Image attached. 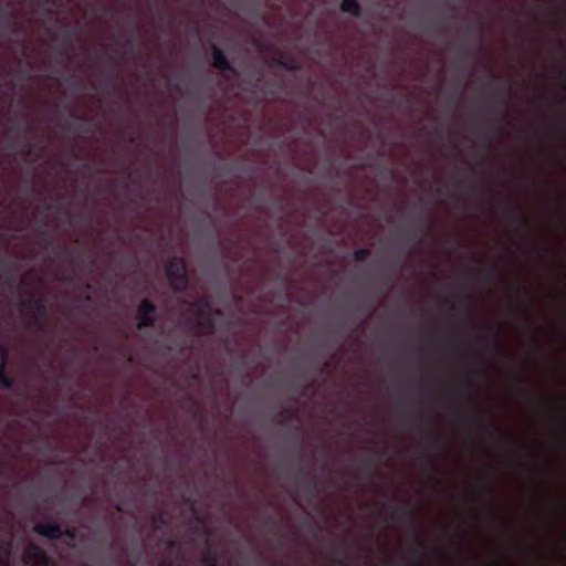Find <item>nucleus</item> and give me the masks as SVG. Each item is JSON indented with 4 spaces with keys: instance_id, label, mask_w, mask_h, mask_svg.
Returning a JSON list of instances; mask_svg holds the SVG:
<instances>
[{
    "instance_id": "nucleus-1",
    "label": "nucleus",
    "mask_w": 566,
    "mask_h": 566,
    "mask_svg": "<svg viewBox=\"0 0 566 566\" xmlns=\"http://www.w3.org/2000/svg\"><path fill=\"white\" fill-rule=\"evenodd\" d=\"M165 270L171 290L176 293H185L189 287V276L185 259L181 256L168 259Z\"/></svg>"
},
{
    "instance_id": "nucleus-2",
    "label": "nucleus",
    "mask_w": 566,
    "mask_h": 566,
    "mask_svg": "<svg viewBox=\"0 0 566 566\" xmlns=\"http://www.w3.org/2000/svg\"><path fill=\"white\" fill-rule=\"evenodd\" d=\"M20 304L31 326L38 329H43L46 326L48 308L42 294L23 298Z\"/></svg>"
},
{
    "instance_id": "nucleus-3",
    "label": "nucleus",
    "mask_w": 566,
    "mask_h": 566,
    "mask_svg": "<svg viewBox=\"0 0 566 566\" xmlns=\"http://www.w3.org/2000/svg\"><path fill=\"white\" fill-rule=\"evenodd\" d=\"M157 312L156 305L148 298H143L137 306V327L147 328L154 327L156 323L155 313Z\"/></svg>"
},
{
    "instance_id": "nucleus-4",
    "label": "nucleus",
    "mask_w": 566,
    "mask_h": 566,
    "mask_svg": "<svg viewBox=\"0 0 566 566\" xmlns=\"http://www.w3.org/2000/svg\"><path fill=\"white\" fill-rule=\"evenodd\" d=\"M23 558L25 564H31L33 566H56L54 560L48 556L45 551L34 543L27 546Z\"/></svg>"
},
{
    "instance_id": "nucleus-5",
    "label": "nucleus",
    "mask_w": 566,
    "mask_h": 566,
    "mask_svg": "<svg viewBox=\"0 0 566 566\" xmlns=\"http://www.w3.org/2000/svg\"><path fill=\"white\" fill-rule=\"evenodd\" d=\"M33 532L48 539H60L63 536L62 526L56 522L38 523Z\"/></svg>"
},
{
    "instance_id": "nucleus-6",
    "label": "nucleus",
    "mask_w": 566,
    "mask_h": 566,
    "mask_svg": "<svg viewBox=\"0 0 566 566\" xmlns=\"http://www.w3.org/2000/svg\"><path fill=\"white\" fill-rule=\"evenodd\" d=\"M196 317V326L205 329L207 334H213L216 331V322L211 310L197 308L195 313H192Z\"/></svg>"
},
{
    "instance_id": "nucleus-7",
    "label": "nucleus",
    "mask_w": 566,
    "mask_h": 566,
    "mask_svg": "<svg viewBox=\"0 0 566 566\" xmlns=\"http://www.w3.org/2000/svg\"><path fill=\"white\" fill-rule=\"evenodd\" d=\"M212 66L222 72H233L234 69L224 52L217 45L211 50Z\"/></svg>"
},
{
    "instance_id": "nucleus-8",
    "label": "nucleus",
    "mask_w": 566,
    "mask_h": 566,
    "mask_svg": "<svg viewBox=\"0 0 566 566\" xmlns=\"http://www.w3.org/2000/svg\"><path fill=\"white\" fill-rule=\"evenodd\" d=\"M1 358L2 361L0 363V386L3 389L10 390L13 388L14 381L10 376L7 375L9 354L6 348L1 349Z\"/></svg>"
},
{
    "instance_id": "nucleus-9",
    "label": "nucleus",
    "mask_w": 566,
    "mask_h": 566,
    "mask_svg": "<svg viewBox=\"0 0 566 566\" xmlns=\"http://www.w3.org/2000/svg\"><path fill=\"white\" fill-rule=\"evenodd\" d=\"M72 117L77 118L81 123L77 126H72L71 124L65 125L67 130H78L83 133H92L94 132L96 124L93 118L85 116H77L75 113H71Z\"/></svg>"
},
{
    "instance_id": "nucleus-10",
    "label": "nucleus",
    "mask_w": 566,
    "mask_h": 566,
    "mask_svg": "<svg viewBox=\"0 0 566 566\" xmlns=\"http://www.w3.org/2000/svg\"><path fill=\"white\" fill-rule=\"evenodd\" d=\"M180 303L188 307L189 313H195L197 308L211 310V301L208 296H199L193 302H190L187 298H181Z\"/></svg>"
},
{
    "instance_id": "nucleus-11",
    "label": "nucleus",
    "mask_w": 566,
    "mask_h": 566,
    "mask_svg": "<svg viewBox=\"0 0 566 566\" xmlns=\"http://www.w3.org/2000/svg\"><path fill=\"white\" fill-rule=\"evenodd\" d=\"M426 551L427 545L424 542L420 539H417L415 544L410 547V554L416 559L415 566H421Z\"/></svg>"
},
{
    "instance_id": "nucleus-12",
    "label": "nucleus",
    "mask_w": 566,
    "mask_h": 566,
    "mask_svg": "<svg viewBox=\"0 0 566 566\" xmlns=\"http://www.w3.org/2000/svg\"><path fill=\"white\" fill-rule=\"evenodd\" d=\"M339 8L343 12L353 17L359 18L361 15V7L358 0H342Z\"/></svg>"
},
{
    "instance_id": "nucleus-13",
    "label": "nucleus",
    "mask_w": 566,
    "mask_h": 566,
    "mask_svg": "<svg viewBox=\"0 0 566 566\" xmlns=\"http://www.w3.org/2000/svg\"><path fill=\"white\" fill-rule=\"evenodd\" d=\"M415 517V510L409 506H400L389 516V520L397 518L400 522L412 521Z\"/></svg>"
},
{
    "instance_id": "nucleus-14",
    "label": "nucleus",
    "mask_w": 566,
    "mask_h": 566,
    "mask_svg": "<svg viewBox=\"0 0 566 566\" xmlns=\"http://www.w3.org/2000/svg\"><path fill=\"white\" fill-rule=\"evenodd\" d=\"M150 525L154 531H161L168 525L166 513L164 511L153 514Z\"/></svg>"
},
{
    "instance_id": "nucleus-15",
    "label": "nucleus",
    "mask_w": 566,
    "mask_h": 566,
    "mask_svg": "<svg viewBox=\"0 0 566 566\" xmlns=\"http://www.w3.org/2000/svg\"><path fill=\"white\" fill-rule=\"evenodd\" d=\"M202 562L205 566H219L217 552L210 545L202 554Z\"/></svg>"
},
{
    "instance_id": "nucleus-16",
    "label": "nucleus",
    "mask_w": 566,
    "mask_h": 566,
    "mask_svg": "<svg viewBox=\"0 0 566 566\" xmlns=\"http://www.w3.org/2000/svg\"><path fill=\"white\" fill-rule=\"evenodd\" d=\"M492 329H493V338L491 342V347L495 353L503 354V347H502V343L500 339V329L495 328V327H493Z\"/></svg>"
},
{
    "instance_id": "nucleus-17",
    "label": "nucleus",
    "mask_w": 566,
    "mask_h": 566,
    "mask_svg": "<svg viewBox=\"0 0 566 566\" xmlns=\"http://www.w3.org/2000/svg\"><path fill=\"white\" fill-rule=\"evenodd\" d=\"M72 39H73V33L71 32V28H70V25L65 24L63 27V31H62V42H63V46L65 49V52L71 46Z\"/></svg>"
},
{
    "instance_id": "nucleus-18",
    "label": "nucleus",
    "mask_w": 566,
    "mask_h": 566,
    "mask_svg": "<svg viewBox=\"0 0 566 566\" xmlns=\"http://www.w3.org/2000/svg\"><path fill=\"white\" fill-rule=\"evenodd\" d=\"M294 418V412L291 409H283L281 410L276 416V422L277 423H285Z\"/></svg>"
},
{
    "instance_id": "nucleus-19",
    "label": "nucleus",
    "mask_w": 566,
    "mask_h": 566,
    "mask_svg": "<svg viewBox=\"0 0 566 566\" xmlns=\"http://www.w3.org/2000/svg\"><path fill=\"white\" fill-rule=\"evenodd\" d=\"M421 220V232L423 235H428L432 231L433 222L428 216H420Z\"/></svg>"
},
{
    "instance_id": "nucleus-20",
    "label": "nucleus",
    "mask_w": 566,
    "mask_h": 566,
    "mask_svg": "<svg viewBox=\"0 0 566 566\" xmlns=\"http://www.w3.org/2000/svg\"><path fill=\"white\" fill-rule=\"evenodd\" d=\"M353 255L357 262H365L370 256V250L367 248L356 249Z\"/></svg>"
},
{
    "instance_id": "nucleus-21",
    "label": "nucleus",
    "mask_w": 566,
    "mask_h": 566,
    "mask_svg": "<svg viewBox=\"0 0 566 566\" xmlns=\"http://www.w3.org/2000/svg\"><path fill=\"white\" fill-rule=\"evenodd\" d=\"M507 213L518 218V220H520V222L522 223L523 227H528L530 226L528 220L524 216H522L520 207H514V208L507 210Z\"/></svg>"
},
{
    "instance_id": "nucleus-22",
    "label": "nucleus",
    "mask_w": 566,
    "mask_h": 566,
    "mask_svg": "<svg viewBox=\"0 0 566 566\" xmlns=\"http://www.w3.org/2000/svg\"><path fill=\"white\" fill-rule=\"evenodd\" d=\"M283 69L287 71H298L301 69V64L294 59H285Z\"/></svg>"
},
{
    "instance_id": "nucleus-23",
    "label": "nucleus",
    "mask_w": 566,
    "mask_h": 566,
    "mask_svg": "<svg viewBox=\"0 0 566 566\" xmlns=\"http://www.w3.org/2000/svg\"><path fill=\"white\" fill-rule=\"evenodd\" d=\"M492 97L496 98L497 101H500V103L502 105H506V99L504 97V93H503V90L502 88H494L492 91Z\"/></svg>"
},
{
    "instance_id": "nucleus-24",
    "label": "nucleus",
    "mask_w": 566,
    "mask_h": 566,
    "mask_svg": "<svg viewBox=\"0 0 566 566\" xmlns=\"http://www.w3.org/2000/svg\"><path fill=\"white\" fill-rule=\"evenodd\" d=\"M50 240H49V232H48V229H46V226L44 227V229L40 232V235H39V243L46 247L49 244Z\"/></svg>"
},
{
    "instance_id": "nucleus-25",
    "label": "nucleus",
    "mask_w": 566,
    "mask_h": 566,
    "mask_svg": "<svg viewBox=\"0 0 566 566\" xmlns=\"http://www.w3.org/2000/svg\"><path fill=\"white\" fill-rule=\"evenodd\" d=\"M306 490L311 494H317L318 493V483L317 481H307L306 482Z\"/></svg>"
},
{
    "instance_id": "nucleus-26",
    "label": "nucleus",
    "mask_w": 566,
    "mask_h": 566,
    "mask_svg": "<svg viewBox=\"0 0 566 566\" xmlns=\"http://www.w3.org/2000/svg\"><path fill=\"white\" fill-rule=\"evenodd\" d=\"M497 277H499V273H497V270L495 269V266H493L492 272L485 273V281L489 283H493Z\"/></svg>"
},
{
    "instance_id": "nucleus-27",
    "label": "nucleus",
    "mask_w": 566,
    "mask_h": 566,
    "mask_svg": "<svg viewBox=\"0 0 566 566\" xmlns=\"http://www.w3.org/2000/svg\"><path fill=\"white\" fill-rule=\"evenodd\" d=\"M457 416H458L459 418H461V419L474 420V421H476V422H482V421H483V419H482V418H480V417H476V416H470V415H468V413H463V412H459V413H457Z\"/></svg>"
},
{
    "instance_id": "nucleus-28",
    "label": "nucleus",
    "mask_w": 566,
    "mask_h": 566,
    "mask_svg": "<svg viewBox=\"0 0 566 566\" xmlns=\"http://www.w3.org/2000/svg\"><path fill=\"white\" fill-rule=\"evenodd\" d=\"M284 60L285 57H283L282 55H276L273 57V62L281 67H283L284 65Z\"/></svg>"
},
{
    "instance_id": "nucleus-29",
    "label": "nucleus",
    "mask_w": 566,
    "mask_h": 566,
    "mask_svg": "<svg viewBox=\"0 0 566 566\" xmlns=\"http://www.w3.org/2000/svg\"><path fill=\"white\" fill-rule=\"evenodd\" d=\"M63 536L74 539L75 538V530L71 528V530H66L65 532L63 531Z\"/></svg>"
},
{
    "instance_id": "nucleus-30",
    "label": "nucleus",
    "mask_w": 566,
    "mask_h": 566,
    "mask_svg": "<svg viewBox=\"0 0 566 566\" xmlns=\"http://www.w3.org/2000/svg\"><path fill=\"white\" fill-rule=\"evenodd\" d=\"M483 491L488 493L489 495L493 494V486L490 483H484L482 485Z\"/></svg>"
},
{
    "instance_id": "nucleus-31",
    "label": "nucleus",
    "mask_w": 566,
    "mask_h": 566,
    "mask_svg": "<svg viewBox=\"0 0 566 566\" xmlns=\"http://www.w3.org/2000/svg\"><path fill=\"white\" fill-rule=\"evenodd\" d=\"M124 46H125V49H126L127 51H133V49H134V42H133V40H132V39L126 40V42H125V45H124Z\"/></svg>"
},
{
    "instance_id": "nucleus-32",
    "label": "nucleus",
    "mask_w": 566,
    "mask_h": 566,
    "mask_svg": "<svg viewBox=\"0 0 566 566\" xmlns=\"http://www.w3.org/2000/svg\"><path fill=\"white\" fill-rule=\"evenodd\" d=\"M426 455H427V459H428V462H429L430 467L432 469H436V462H434L433 458L430 454H426Z\"/></svg>"
},
{
    "instance_id": "nucleus-33",
    "label": "nucleus",
    "mask_w": 566,
    "mask_h": 566,
    "mask_svg": "<svg viewBox=\"0 0 566 566\" xmlns=\"http://www.w3.org/2000/svg\"><path fill=\"white\" fill-rule=\"evenodd\" d=\"M93 169L92 165L90 164H84L83 165V170L86 171V172H91Z\"/></svg>"
},
{
    "instance_id": "nucleus-34",
    "label": "nucleus",
    "mask_w": 566,
    "mask_h": 566,
    "mask_svg": "<svg viewBox=\"0 0 566 566\" xmlns=\"http://www.w3.org/2000/svg\"><path fill=\"white\" fill-rule=\"evenodd\" d=\"M20 143H21V139H20V138H17L15 140H13V142L10 144V147L15 148V146H17L18 144H20Z\"/></svg>"
},
{
    "instance_id": "nucleus-35",
    "label": "nucleus",
    "mask_w": 566,
    "mask_h": 566,
    "mask_svg": "<svg viewBox=\"0 0 566 566\" xmlns=\"http://www.w3.org/2000/svg\"><path fill=\"white\" fill-rule=\"evenodd\" d=\"M0 18L6 20L8 18V12L6 10H1L0 11Z\"/></svg>"
},
{
    "instance_id": "nucleus-36",
    "label": "nucleus",
    "mask_w": 566,
    "mask_h": 566,
    "mask_svg": "<svg viewBox=\"0 0 566 566\" xmlns=\"http://www.w3.org/2000/svg\"><path fill=\"white\" fill-rule=\"evenodd\" d=\"M15 126H17V129H19V130H20V129H22V128H23L24 124H23V122H22V120H18V122H17V124H15Z\"/></svg>"
},
{
    "instance_id": "nucleus-37",
    "label": "nucleus",
    "mask_w": 566,
    "mask_h": 566,
    "mask_svg": "<svg viewBox=\"0 0 566 566\" xmlns=\"http://www.w3.org/2000/svg\"><path fill=\"white\" fill-rule=\"evenodd\" d=\"M531 339L534 345H537V338L534 333L531 334Z\"/></svg>"
},
{
    "instance_id": "nucleus-38",
    "label": "nucleus",
    "mask_w": 566,
    "mask_h": 566,
    "mask_svg": "<svg viewBox=\"0 0 566 566\" xmlns=\"http://www.w3.org/2000/svg\"><path fill=\"white\" fill-rule=\"evenodd\" d=\"M528 549L532 554H536V548L534 546H530Z\"/></svg>"
},
{
    "instance_id": "nucleus-39",
    "label": "nucleus",
    "mask_w": 566,
    "mask_h": 566,
    "mask_svg": "<svg viewBox=\"0 0 566 566\" xmlns=\"http://www.w3.org/2000/svg\"><path fill=\"white\" fill-rule=\"evenodd\" d=\"M70 78L74 82V84H77V83H78V81L76 80V77H75L74 75H71V77H70Z\"/></svg>"
},
{
    "instance_id": "nucleus-40",
    "label": "nucleus",
    "mask_w": 566,
    "mask_h": 566,
    "mask_svg": "<svg viewBox=\"0 0 566 566\" xmlns=\"http://www.w3.org/2000/svg\"><path fill=\"white\" fill-rule=\"evenodd\" d=\"M31 153H32V147L29 145V146H28L27 154H28V155H31Z\"/></svg>"
},
{
    "instance_id": "nucleus-41",
    "label": "nucleus",
    "mask_w": 566,
    "mask_h": 566,
    "mask_svg": "<svg viewBox=\"0 0 566 566\" xmlns=\"http://www.w3.org/2000/svg\"><path fill=\"white\" fill-rule=\"evenodd\" d=\"M463 185H464V182H463V181H461V180L457 181V186H458V187H462Z\"/></svg>"
},
{
    "instance_id": "nucleus-42",
    "label": "nucleus",
    "mask_w": 566,
    "mask_h": 566,
    "mask_svg": "<svg viewBox=\"0 0 566 566\" xmlns=\"http://www.w3.org/2000/svg\"><path fill=\"white\" fill-rule=\"evenodd\" d=\"M0 566H9L8 560H3V562L0 564Z\"/></svg>"
},
{
    "instance_id": "nucleus-43",
    "label": "nucleus",
    "mask_w": 566,
    "mask_h": 566,
    "mask_svg": "<svg viewBox=\"0 0 566 566\" xmlns=\"http://www.w3.org/2000/svg\"><path fill=\"white\" fill-rule=\"evenodd\" d=\"M463 54L469 56V55H471V51L470 50H465Z\"/></svg>"
},
{
    "instance_id": "nucleus-44",
    "label": "nucleus",
    "mask_w": 566,
    "mask_h": 566,
    "mask_svg": "<svg viewBox=\"0 0 566 566\" xmlns=\"http://www.w3.org/2000/svg\"><path fill=\"white\" fill-rule=\"evenodd\" d=\"M327 366H328V365H327L326 363H325V364H323V366H322V370H325V369L327 368Z\"/></svg>"
},
{
    "instance_id": "nucleus-45",
    "label": "nucleus",
    "mask_w": 566,
    "mask_h": 566,
    "mask_svg": "<svg viewBox=\"0 0 566 566\" xmlns=\"http://www.w3.org/2000/svg\"><path fill=\"white\" fill-rule=\"evenodd\" d=\"M480 374H484L485 373V369L484 367H481V369L479 370Z\"/></svg>"
},
{
    "instance_id": "nucleus-46",
    "label": "nucleus",
    "mask_w": 566,
    "mask_h": 566,
    "mask_svg": "<svg viewBox=\"0 0 566 566\" xmlns=\"http://www.w3.org/2000/svg\"><path fill=\"white\" fill-rule=\"evenodd\" d=\"M272 520V516H266V522H271Z\"/></svg>"
}]
</instances>
